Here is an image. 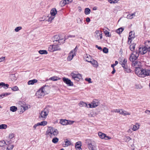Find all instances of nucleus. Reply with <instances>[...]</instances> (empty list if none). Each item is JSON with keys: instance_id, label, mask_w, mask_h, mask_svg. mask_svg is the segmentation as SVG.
I'll return each mask as SVG.
<instances>
[{"instance_id": "nucleus-1", "label": "nucleus", "mask_w": 150, "mask_h": 150, "mask_svg": "<svg viewBox=\"0 0 150 150\" xmlns=\"http://www.w3.org/2000/svg\"><path fill=\"white\" fill-rule=\"evenodd\" d=\"M139 53L136 51H133L132 52V69L134 71L135 69H137L138 68H140L141 62L138 61H136L139 56Z\"/></svg>"}, {"instance_id": "nucleus-2", "label": "nucleus", "mask_w": 150, "mask_h": 150, "mask_svg": "<svg viewBox=\"0 0 150 150\" xmlns=\"http://www.w3.org/2000/svg\"><path fill=\"white\" fill-rule=\"evenodd\" d=\"M148 70V69H144L140 68L135 69L134 72L139 77H144L146 76H149V72H147Z\"/></svg>"}, {"instance_id": "nucleus-3", "label": "nucleus", "mask_w": 150, "mask_h": 150, "mask_svg": "<svg viewBox=\"0 0 150 150\" xmlns=\"http://www.w3.org/2000/svg\"><path fill=\"white\" fill-rule=\"evenodd\" d=\"M45 87H49V86L48 85H44L41 87L38 91L36 92V95L38 96V98H41L42 97L44 96L45 94L44 92V91H45Z\"/></svg>"}, {"instance_id": "nucleus-4", "label": "nucleus", "mask_w": 150, "mask_h": 150, "mask_svg": "<svg viewBox=\"0 0 150 150\" xmlns=\"http://www.w3.org/2000/svg\"><path fill=\"white\" fill-rule=\"evenodd\" d=\"M136 44L133 43L132 44V48L133 50H135V46ZM139 52H138L137 50L133 51H136L137 52H138L141 54H144L146 53L147 52V48L144 46L141 47H139Z\"/></svg>"}, {"instance_id": "nucleus-5", "label": "nucleus", "mask_w": 150, "mask_h": 150, "mask_svg": "<svg viewBox=\"0 0 150 150\" xmlns=\"http://www.w3.org/2000/svg\"><path fill=\"white\" fill-rule=\"evenodd\" d=\"M60 50L61 48L58 45H50L48 47V50L51 52Z\"/></svg>"}, {"instance_id": "nucleus-6", "label": "nucleus", "mask_w": 150, "mask_h": 150, "mask_svg": "<svg viewBox=\"0 0 150 150\" xmlns=\"http://www.w3.org/2000/svg\"><path fill=\"white\" fill-rule=\"evenodd\" d=\"M133 87L137 89H140L142 88L143 86L138 81L133 79Z\"/></svg>"}, {"instance_id": "nucleus-7", "label": "nucleus", "mask_w": 150, "mask_h": 150, "mask_svg": "<svg viewBox=\"0 0 150 150\" xmlns=\"http://www.w3.org/2000/svg\"><path fill=\"white\" fill-rule=\"evenodd\" d=\"M49 111L47 109H45L43 111H41L40 113V116L41 117L43 118L42 120H44L46 117L47 116L48 114ZM40 117V116H39Z\"/></svg>"}, {"instance_id": "nucleus-8", "label": "nucleus", "mask_w": 150, "mask_h": 150, "mask_svg": "<svg viewBox=\"0 0 150 150\" xmlns=\"http://www.w3.org/2000/svg\"><path fill=\"white\" fill-rule=\"evenodd\" d=\"M62 80L64 83L69 86H72L74 84L73 82L68 78L64 77L62 78Z\"/></svg>"}, {"instance_id": "nucleus-9", "label": "nucleus", "mask_w": 150, "mask_h": 150, "mask_svg": "<svg viewBox=\"0 0 150 150\" xmlns=\"http://www.w3.org/2000/svg\"><path fill=\"white\" fill-rule=\"evenodd\" d=\"M63 40V39L60 38L59 36L57 35H54L53 38V40H54L53 41L54 42L55 41L56 42L58 41L59 43H60V44L61 43V41L62 40Z\"/></svg>"}, {"instance_id": "nucleus-10", "label": "nucleus", "mask_w": 150, "mask_h": 150, "mask_svg": "<svg viewBox=\"0 0 150 150\" xmlns=\"http://www.w3.org/2000/svg\"><path fill=\"white\" fill-rule=\"evenodd\" d=\"M91 104L93 105V107L95 108L100 104V102L98 100L95 99L93 100Z\"/></svg>"}, {"instance_id": "nucleus-11", "label": "nucleus", "mask_w": 150, "mask_h": 150, "mask_svg": "<svg viewBox=\"0 0 150 150\" xmlns=\"http://www.w3.org/2000/svg\"><path fill=\"white\" fill-rule=\"evenodd\" d=\"M81 142L80 141H79L76 143L75 147L76 150H82L81 148Z\"/></svg>"}, {"instance_id": "nucleus-12", "label": "nucleus", "mask_w": 150, "mask_h": 150, "mask_svg": "<svg viewBox=\"0 0 150 150\" xmlns=\"http://www.w3.org/2000/svg\"><path fill=\"white\" fill-rule=\"evenodd\" d=\"M73 52V50H71L69 53V56L67 58V60L68 61H70L74 57V55H75V54L74 53L72 54Z\"/></svg>"}, {"instance_id": "nucleus-13", "label": "nucleus", "mask_w": 150, "mask_h": 150, "mask_svg": "<svg viewBox=\"0 0 150 150\" xmlns=\"http://www.w3.org/2000/svg\"><path fill=\"white\" fill-rule=\"evenodd\" d=\"M54 128L51 127H48L47 130L46 131V134L49 135V134L52 135V132H53Z\"/></svg>"}, {"instance_id": "nucleus-14", "label": "nucleus", "mask_w": 150, "mask_h": 150, "mask_svg": "<svg viewBox=\"0 0 150 150\" xmlns=\"http://www.w3.org/2000/svg\"><path fill=\"white\" fill-rule=\"evenodd\" d=\"M93 66V67L96 68L98 66V63L97 61L93 59L92 60H91L90 62Z\"/></svg>"}, {"instance_id": "nucleus-15", "label": "nucleus", "mask_w": 150, "mask_h": 150, "mask_svg": "<svg viewBox=\"0 0 150 150\" xmlns=\"http://www.w3.org/2000/svg\"><path fill=\"white\" fill-rule=\"evenodd\" d=\"M59 123L63 125H68V120L65 119H61L60 120Z\"/></svg>"}, {"instance_id": "nucleus-16", "label": "nucleus", "mask_w": 150, "mask_h": 150, "mask_svg": "<svg viewBox=\"0 0 150 150\" xmlns=\"http://www.w3.org/2000/svg\"><path fill=\"white\" fill-rule=\"evenodd\" d=\"M57 13V10L56 8H52L50 11V14L52 16H55Z\"/></svg>"}, {"instance_id": "nucleus-17", "label": "nucleus", "mask_w": 150, "mask_h": 150, "mask_svg": "<svg viewBox=\"0 0 150 150\" xmlns=\"http://www.w3.org/2000/svg\"><path fill=\"white\" fill-rule=\"evenodd\" d=\"M84 59L85 61L90 63L91 60V57L89 55H88L86 54L85 57H84Z\"/></svg>"}, {"instance_id": "nucleus-18", "label": "nucleus", "mask_w": 150, "mask_h": 150, "mask_svg": "<svg viewBox=\"0 0 150 150\" xmlns=\"http://www.w3.org/2000/svg\"><path fill=\"white\" fill-rule=\"evenodd\" d=\"M0 86H1L5 89H6L8 88L9 85L7 83H5L4 82H1L0 83Z\"/></svg>"}, {"instance_id": "nucleus-19", "label": "nucleus", "mask_w": 150, "mask_h": 150, "mask_svg": "<svg viewBox=\"0 0 150 150\" xmlns=\"http://www.w3.org/2000/svg\"><path fill=\"white\" fill-rule=\"evenodd\" d=\"M79 105L80 107H85L88 108V105L86 103L83 101H81L79 103Z\"/></svg>"}, {"instance_id": "nucleus-20", "label": "nucleus", "mask_w": 150, "mask_h": 150, "mask_svg": "<svg viewBox=\"0 0 150 150\" xmlns=\"http://www.w3.org/2000/svg\"><path fill=\"white\" fill-rule=\"evenodd\" d=\"M38 80L37 79H33L32 80H29L28 82V85H33L35 83L37 82Z\"/></svg>"}, {"instance_id": "nucleus-21", "label": "nucleus", "mask_w": 150, "mask_h": 150, "mask_svg": "<svg viewBox=\"0 0 150 150\" xmlns=\"http://www.w3.org/2000/svg\"><path fill=\"white\" fill-rule=\"evenodd\" d=\"M98 135L99 137L102 139H105V137H106V134L101 132H99L98 133Z\"/></svg>"}, {"instance_id": "nucleus-22", "label": "nucleus", "mask_w": 150, "mask_h": 150, "mask_svg": "<svg viewBox=\"0 0 150 150\" xmlns=\"http://www.w3.org/2000/svg\"><path fill=\"white\" fill-rule=\"evenodd\" d=\"M140 125L138 124H136L135 125H134L133 128H132V130L135 131L138 130L139 127Z\"/></svg>"}, {"instance_id": "nucleus-23", "label": "nucleus", "mask_w": 150, "mask_h": 150, "mask_svg": "<svg viewBox=\"0 0 150 150\" xmlns=\"http://www.w3.org/2000/svg\"><path fill=\"white\" fill-rule=\"evenodd\" d=\"M124 28L123 27H120L116 30V32L117 33L120 34L124 30Z\"/></svg>"}, {"instance_id": "nucleus-24", "label": "nucleus", "mask_w": 150, "mask_h": 150, "mask_svg": "<svg viewBox=\"0 0 150 150\" xmlns=\"http://www.w3.org/2000/svg\"><path fill=\"white\" fill-rule=\"evenodd\" d=\"M131 43V31L129 32V36L128 38V40L127 43L128 44L130 45Z\"/></svg>"}, {"instance_id": "nucleus-25", "label": "nucleus", "mask_w": 150, "mask_h": 150, "mask_svg": "<svg viewBox=\"0 0 150 150\" xmlns=\"http://www.w3.org/2000/svg\"><path fill=\"white\" fill-rule=\"evenodd\" d=\"M118 60L119 61V64L122 65V67L124 68H125V65L124 63H123V61L122 60V58H119Z\"/></svg>"}, {"instance_id": "nucleus-26", "label": "nucleus", "mask_w": 150, "mask_h": 150, "mask_svg": "<svg viewBox=\"0 0 150 150\" xmlns=\"http://www.w3.org/2000/svg\"><path fill=\"white\" fill-rule=\"evenodd\" d=\"M66 4H67L66 0H62L59 3V5L61 7L64 6Z\"/></svg>"}, {"instance_id": "nucleus-27", "label": "nucleus", "mask_w": 150, "mask_h": 150, "mask_svg": "<svg viewBox=\"0 0 150 150\" xmlns=\"http://www.w3.org/2000/svg\"><path fill=\"white\" fill-rule=\"evenodd\" d=\"M95 33H98L99 35V38H98V40H100L101 39L102 37V34L101 32L99 30H96V31Z\"/></svg>"}, {"instance_id": "nucleus-28", "label": "nucleus", "mask_w": 150, "mask_h": 150, "mask_svg": "<svg viewBox=\"0 0 150 150\" xmlns=\"http://www.w3.org/2000/svg\"><path fill=\"white\" fill-rule=\"evenodd\" d=\"M145 46L146 48L150 47V41L147 40L144 42Z\"/></svg>"}, {"instance_id": "nucleus-29", "label": "nucleus", "mask_w": 150, "mask_h": 150, "mask_svg": "<svg viewBox=\"0 0 150 150\" xmlns=\"http://www.w3.org/2000/svg\"><path fill=\"white\" fill-rule=\"evenodd\" d=\"M66 141H65V146H63L64 147L65 146H70L71 144V142L69 140H68L67 139H66Z\"/></svg>"}, {"instance_id": "nucleus-30", "label": "nucleus", "mask_w": 150, "mask_h": 150, "mask_svg": "<svg viewBox=\"0 0 150 150\" xmlns=\"http://www.w3.org/2000/svg\"><path fill=\"white\" fill-rule=\"evenodd\" d=\"M60 79V78L58 77L57 76H53L52 77L50 78L49 79V80H52L53 81H57L58 80Z\"/></svg>"}, {"instance_id": "nucleus-31", "label": "nucleus", "mask_w": 150, "mask_h": 150, "mask_svg": "<svg viewBox=\"0 0 150 150\" xmlns=\"http://www.w3.org/2000/svg\"><path fill=\"white\" fill-rule=\"evenodd\" d=\"M38 52L41 54H46L48 53L47 51L45 50H40L38 51Z\"/></svg>"}, {"instance_id": "nucleus-32", "label": "nucleus", "mask_w": 150, "mask_h": 150, "mask_svg": "<svg viewBox=\"0 0 150 150\" xmlns=\"http://www.w3.org/2000/svg\"><path fill=\"white\" fill-rule=\"evenodd\" d=\"M10 110L12 112H15L17 110V108L15 106H12L10 107Z\"/></svg>"}, {"instance_id": "nucleus-33", "label": "nucleus", "mask_w": 150, "mask_h": 150, "mask_svg": "<svg viewBox=\"0 0 150 150\" xmlns=\"http://www.w3.org/2000/svg\"><path fill=\"white\" fill-rule=\"evenodd\" d=\"M78 75L76 76L75 78H74V79L76 81H79L81 78L82 77L81 75L80 74H78Z\"/></svg>"}, {"instance_id": "nucleus-34", "label": "nucleus", "mask_w": 150, "mask_h": 150, "mask_svg": "<svg viewBox=\"0 0 150 150\" xmlns=\"http://www.w3.org/2000/svg\"><path fill=\"white\" fill-rule=\"evenodd\" d=\"M88 147L90 150H95V146L91 143L89 144L88 145Z\"/></svg>"}, {"instance_id": "nucleus-35", "label": "nucleus", "mask_w": 150, "mask_h": 150, "mask_svg": "<svg viewBox=\"0 0 150 150\" xmlns=\"http://www.w3.org/2000/svg\"><path fill=\"white\" fill-rule=\"evenodd\" d=\"M91 10L89 8H86L85 9L84 13L86 15H88L90 13Z\"/></svg>"}, {"instance_id": "nucleus-36", "label": "nucleus", "mask_w": 150, "mask_h": 150, "mask_svg": "<svg viewBox=\"0 0 150 150\" xmlns=\"http://www.w3.org/2000/svg\"><path fill=\"white\" fill-rule=\"evenodd\" d=\"M40 126H45L47 124V122L46 121H44L41 122H39Z\"/></svg>"}, {"instance_id": "nucleus-37", "label": "nucleus", "mask_w": 150, "mask_h": 150, "mask_svg": "<svg viewBox=\"0 0 150 150\" xmlns=\"http://www.w3.org/2000/svg\"><path fill=\"white\" fill-rule=\"evenodd\" d=\"M58 141L59 139L57 137H55L52 139V142L53 143L56 144L58 142Z\"/></svg>"}, {"instance_id": "nucleus-38", "label": "nucleus", "mask_w": 150, "mask_h": 150, "mask_svg": "<svg viewBox=\"0 0 150 150\" xmlns=\"http://www.w3.org/2000/svg\"><path fill=\"white\" fill-rule=\"evenodd\" d=\"M104 33H105V35L106 37H111V34H110L109 32L107 30H105V31H104Z\"/></svg>"}, {"instance_id": "nucleus-39", "label": "nucleus", "mask_w": 150, "mask_h": 150, "mask_svg": "<svg viewBox=\"0 0 150 150\" xmlns=\"http://www.w3.org/2000/svg\"><path fill=\"white\" fill-rule=\"evenodd\" d=\"M7 127L6 124H2L0 125V129H6Z\"/></svg>"}, {"instance_id": "nucleus-40", "label": "nucleus", "mask_w": 150, "mask_h": 150, "mask_svg": "<svg viewBox=\"0 0 150 150\" xmlns=\"http://www.w3.org/2000/svg\"><path fill=\"white\" fill-rule=\"evenodd\" d=\"M102 50L104 53L107 54L108 52V49L106 47H104Z\"/></svg>"}, {"instance_id": "nucleus-41", "label": "nucleus", "mask_w": 150, "mask_h": 150, "mask_svg": "<svg viewBox=\"0 0 150 150\" xmlns=\"http://www.w3.org/2000/svg\"><path fill=\"white\" fill-rule=\"evenodd\" d=\"M4 144L7 145V144L6 143L5 141L4 140L0 141V147L3 146H4Z\"/></svg>"}, {"instance_id": "nucleus-42", "label": "nucleus", "mask_w": 150, "mask_h": 150, "mask_svg": "<svg viewBox=\"0 0 150 150\" xmlns=\"http://www.w3.org/2000/svg\"><path fill=\"white\" fill-rule=\"evenodd\" d=\"M52 134L54 135H57L58 134V131L57 129H54L53 132H52Z\"/></svg>"}, {"instance_id": "nucleus-43", "label": "nucleus", "mask_w": 150, "mask_h": 150, "mask_svg": "<svg viewBox=\"0 0 150 150\" xmlns=\"http://www.w3.org/2000/svg\"><path fill=\"white\" fill-rule=\"evenodd\" d=\"M71 75L72 76V79H74L78 75V74H75L73 72H72L71 73Z\"/></svg>"}, {"instance_id": "nucleus-44", "label": "nucleus", "mask_w": 150, "mask_h": 150, "mask_svg": "<svg viewBox=\"0 0 150 150\" xmlns=\"http://www.w3.org/2000/svg\"><path fill=\"white\" fill-rule=\"evenodd\" d=\"M120 0H109V2L110 4H115L117 3Z\"/></svg>"}, {"instance_id": "nucleus-45", "label": "nucleus", "mask_w": 150, "mask_h": 150, "mask_svg": "<svg viewBox=\"0 0 150 150\" xmlns=\"http://www.w3.org/2000/svg\"><path fill=\"white\" fill-rule=\"evenodd\" d=\"M125 16H126L127 18L131 19V15L130 14H128L127 13H126L125 14Z\"/></svg>"}, {"instance_id": "nucleus-46", "label": "nucleus", "mask_w": 150, "mask_h": 150, "mask_svg": "<svg viewBox=\"0 0 150 150\" xmlns=\"http://www.w3.org/2000/svg\"><path fill=\"white\" fill-rule=\"evenodd\" d=\"M22 28L21 26L17 27L15 29V31L16 32H18Z\"/></svg>"}, {"instance_id": "nucleus-47", "label": "nucleus", "mask_w": 150, "mask_h": 150, "mask_svg": "<svg viewBox=\"0 0 150 150\" xmlns=\"http://www.w3.org/2000/svg\"><path fill=\"white\" fill-rule=\"evenodd\" d=\"M11 89L12 91H16L18 90V87L16 86H15L11 88Z\"/></svg>"}, {"instance_id": "nucleus-48", "label": "nucleus", "mask_w": 150, "mask_h": 150, "mask_svg": "<svg viewBox=\"0 0 150 150\" xmlns=\"http://www.w3.org/2000/svg\"><path fill=\"white\" fill-rule=\"evenodd\" d=\"M55 16H50L47 20L48 22L51 21L54 18Z\"/></svg>"}, {"instance_id": "nucleus-49", "label": "nucleus", "mask_w": 150, "mask_h": 150, "mask_svg": "<svg viewBox=\"0 0 150 150\" xmlns=\"http://www.w3.org/2000/svg\"><path fill=\"white\" fill-rule=\"evenodd\" d=\"M83 20V19H81L79 18H78L77 19V22L78 23H82V21Z\"/></svg>"}, {"instance_id": "nucleus-50", "label": "nucleus", "mask_w": 150, "mask_h": 150, "mask_svg": "<svg viewBox=\"0 0 150 150\" xmlns=\"http://www.w3.org/2000/svg\"><path fill=\"white\" fill-rule=\"evenodd\" d=\"M121 58H122V60L123 61V63L126 65L127 62V59H126L124 58L123 57H122Z\"/></svg>"}, {"instance_id": "nucleus-51", "label": "nucleus", "mask_w": 150, "mask_h": 150, "mask_svg": "<svg viewBox=\"0 0 150 150\" xmlns=\"http://www.w3.org/2000/svg\"><path fill=\"white\" fill-rule=\"evenodd\" d=\"M14 137V134L13 133L10 134L9 135V138L11 139H12Z\"/></svg>"}, {"instance_id": "nucleus-52", "label": "nucleus", "mask_w": 150, "mask_h": 150, "mask_svg": "<svg viewBox=\"0 0 150 150\" xmlns=\"http://www.w3.org/2000/svg\"><path fill=\"white\" fill-rule=\"evenodd\" d=\"M85 80L88 81L89 83H92V82L91 81V79L90 78H86L85 79Z\"/></svg>"}, {"instance_id": "nucleus-53", "label": "nucleus", "mask_w": 150, "mask_h": 150, "mask_svg": "<svg viewBox=\"0 0 150 150\" xmlns=\"http://www.w3.org/2000/svg\"><path fill=\"white\" fill-rule=\"evenodd\" d=\"M125 69V71H126L127 72H130L131 71V70L129 69H128L127 68H126L125 67V68H124Z\"/></svg>"}, {"instance_id": "nucleus-54", "label": "nucleus", "mask_w": 150, "mask_h": 150, "mask_svg": "<svg viewBox=\"0 0 150 150\" xmlns=\"http://www.w3.org/2000/svg\"><path fill=\"white\" fill-rule=\"evenodd\" d=\"M74 122V121H72V120H68V125H72V124Z\"/></svg>"}, {"instance_id": "nucleus-55", "label": "nucleus", "mask_w": 150, "mask_h": 150, "mask_svg": "<svg viewBox=\"0 0 150 150\" xmlns=\"http://www.w3.org/2000/svg\"><path fill=\"white\" fill-rule=\"evenodd\" d=\"M38 124H39V122L36 124H35V125H34L33 127V128L35 130L36 129L37 127L40 126V125Z\"/></svg>"}, {"instance_id": "nucleus-56", "label": "nucleus", "mask_w": 150, "mask_h": 150, "mask_svg": "<svg viewBox=\"0 0 150 150\" xmlns=\"http://www.w3.org/2000/svg\"><path fill=\"white\" fill-rule=\"evenodd\" d=\"M86 21L87 22L89 23L90 21V19L89 17H87L86 19Z\"/></svg>"}, {"instance_id": "nucleus-57", "label": "nucleus", "mask_w": 150, "mask_h": 150, "mask_svg": "<svg viewBox=\"0 0 150 150\" xmlns=\"http://www.w3.org/2000/svg\"><path fill=\"white\" fill-rule=\"evenodd\" d=\"M147 52L149 55L150 57V47L147 48Z\"/></svg>"}, {"instance_id": "nucleus-58", "label": "nucleus", "mask_w": 150, "mask_h": 150, "mask_svg": "<svg viewBox=\"0 0 150 150\" xmlns=\"http://www.w3.org/2000/svg\"><path fill=\"white\" fill-rule=\"evenodd\" d=\"M78 49V48L77 47V46H76L75 48L74 49V50H73V52L74 51V53L75 54V53L77 51Z\"/></svg>"}, {"instance_id": "nucleus-59", "label": "nucleus", "mask_w": 150, "mask_h": 150, "mask_svg": "<svg viewBox=\"0 0 150 150\" xmlns=\"http://www.w3.org/2000/svg\"><path fill=\"white\" fill-rule=\"evenodd\" d=\"M45 16H43L42 18H40V21H44L45 19Z\"/></svg>"}, {"instance_id": "nucleus-60", "label": "nucleus", "mask_w": 150, "mask_h": 150, "mask_svg": "<svg viewBox=\"0 0 150 150\" xmlns=\"http://www.w3.org/2000/svg\"><path fill=\"white\" fill-rule=\"evenodd\" d=\"M120 113V114H122L123 113V112L122 110H118V112Z\"/></svg>"}, {"instance_id": "nucleus-61", "label": "nucleus", "mask_w": 150, "mask_h": 150, "mask_svg": "<svg viewBox=\"0 0 150 150\" xmlns=\"http://www.w3.org/2000/svg\"><path fill=\"white\" fill-rule=\"evenodd\" d=\"M145 112L148 115H150V111L148 110H146Z\"/></svg>"}, {"instance_id": "nucleus-62", "label": "nucleus", "mask_w": 150, "mask_h": 150, "mask_svg": "<svg viewBox=\"0 0 150 150\" xmlns=\"http://www.w3.org/2000/svg\"><path fill=\"white\" fill-rule=\"evenodd\" d=\"M67 4H69V3L72 2L73 0H66Z\"/></svg>"}, {"instance_id": "nucleus-63", "label": "nucleus", "mask_w": 150, "mask_h": 150, "mask_svg": "<svg viewBox=\"0 0 150 150\" xmlns=\"http://www.w3.org/2000/svg\"><path fill=\"white\" fill-rule=\"evenodd\" d=\"M111 137L108 136H107L106 135V137H105V140H109V139H111Z\"/></svg>"}, {"instance_id": "nucleus-64", "label": "nucleus", "mask_w": 150, "mask_h": 150, "mask_svg": "<svg viewBox=\"0 0 150 150\" xmlns=\"http://www.w3.org/2000/svg\"><path fill=\"white\" fill-rule=\"evenodd\" d=\"M88 105L89 106V107H88V108H94L93 107V104H92L91 103H89L88 104Z\"/></svg>"}]
</instances>
